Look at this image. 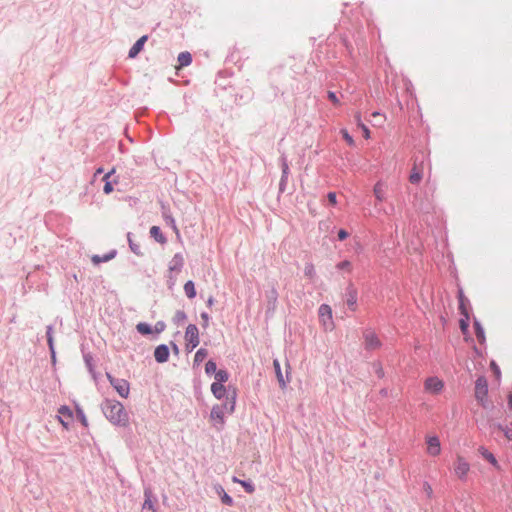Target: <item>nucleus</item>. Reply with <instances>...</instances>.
Masks as SVG:
<instances>
[{
    "mask_svg": "<svg viewBox=\"0 0 512 512\" xmlns=\"http://www.w3.org/2000/svg\"><path fill=\"white\" fill-rule=\"evenodd\" d=\"M106 418L115 425L126 426L129 417L124 406L116 400H106L103 406Z\"/></svg>",
    "mask_w": 512,
    "mask_h": 512,
    "instance_id": "1",
    "label": "nucleus"
},
{
    "mask_svg": "<svg viewBox=\"0 0 512 512\" xmlns=\"http://www.w3.org/2000/svg\"><path fill=\"white\" fill-rule=\"evenodd\" d=\"M236 405V393L235 391L233 394L229 397H226V402L222 405H215L212 407L211 410V420L215 421L217 424H219L220 427L224 425V417L225 414H232L235 410Z\"/></svg>",
    "mask_w": 512,
    "mask_h": 512,
    "instance_id": "2",
    "label": "nucleus"
},
{
    "mask_svg": "<svg viewBox=\"0 0 512 512\" xmlns=\"http://www.w3.org/2000/svg\"><path fill=\"white\" fill-rule=\"evenodd\" d=\"M318 316L325 331H332L335 327L332 309L327 304H322L318 309Z\"/></svg>",
    "mask_w": 512,
    "mask_h": 512,
    "instance_id": "3",
    "label": "nucleus"
},
{
    "mask_svg": "<svg viewBox=\"0 0 512 512\" xmlns=\"http://www.w3.org/2000/svg\"><path fill=\"white\" fill-rule=\"evenodd\" d=\"M424 391L432 396L442 393L445 388L444 381L437 376H430L424 380Z\"/></svg>",
    "mask_w": 512,
    "mask_h": 512,
    "instance_id": "4",
    "label": "nucleus"
},
{
    "mask_svg": "<svg viewBox=\"0 0 512 512\" xmlns=\"http://www.w3.org/2000/svg\"><path fill=\"white\" fill-rule=\"evenodd\" d=\"M488 382L484 376L477 378L475 382V398L483 407L487 406Z\"/></svg>",
    "mask_w": 512,
    "mask_h": 512,
    "instance_id": "5",
    "label": "nucleus"
},
{
    "mask_svg": "<svg viewBox=\"0 0 512 512\" xmlns=\"http://www.w3.org/2000/svg\"><path fill=\"white\" fill-rule=\"evenodd\" d=\"M106 377L109 380L110 384L116 390L118 395L122 398H128L130 395V384L125 379H119L113 377L110 373H106Z\"/></svg>",
    "mask_w": 512,
    "mask_h": 512,
    "instance_id": "6",
    "label": "nucleus"
},
{
    "mask_svg": "<svg viewBox=\"0 0 512 512\" xmlns=\"http://www.w3.org/2000/svg\"><path fill=\"white\" fill-rule=\"evenodd\" d=\"M470 471V464L468 461L461 455H457L456 459L453 463V472L454 475L461 481H465L467 479L468 473Z\"/></svg>",
    "mask_w": 512,
    "mask_h": 512,
    "instance_id": "7",
    "label": "nucleus"
},
{
    "mask_svg": "<svg viewBox=\"0 0 512 512\" xmlns=\"http://www.w3.org/2000/svg\"><path fill=\"white\" fill-rule=\"evenodd\" d=\"M186 349L192 351L199 345V331L196 325L189 324L185 331Z\"/></svg>",
    "mask_w": 512,
    "mask_h": 512,
    "instance_id": "8",
    "label": "nucleus"
},
{
    "mask_svg": "<svg viewBox=\"0 0 512 512\" xmlns=\"http://www.w3.org/2000/svg\"><path fill=\"white\" fill-rule=\"evenodd\" d=\"M427 453L431 456H438L441 453V444L437 436H427Z\"/></svg>",
    "mask_w": 512,
    "mask_h": 512,
    "instance_id": "9",
    "label": "nucleus"
},
{
    "mask_svg": "<svg viewBox=\"0 0 512 512\" xmlns=\"http://www.w3.org/2000/svg\"><path fill=\"white\" fill-rule=\"evenodd\" d=\"M365 348L369 350H376L381 346V342L374 332L368 331L364 334Z\"/></svg>",
    "mask_w": 512,
    "mask_h": 512,
    "instance_id": "10",
    "label": "nucleus"
},
{
    "mask_svg": "<svg viewBox=\"0 0 512 512\" xmlns=\"http://www.w3.org/2000/svg\"><path fill=\"white\" fill-rule=\"evenodd\" d=\"M58 413H59V416H58L59 422L62 424V426L65 429H68L69 428V420H71L73 417L72 410L68 406H61L58 409Z\"/></svg>",
    "mask_w": 512,
    "mask_h": 512,
    "instance_id": "11",
    "label": "nucleus"
},
{
    "mask_svg": "<svg viewBox=\"0 0 512 512\" xmlns=\"http://www.w3.org/2000/svg\"><path fill=\"white\" fill-rule=\"evenodd\" d=\"M346 304L351 311L357 309V290L353 286H349L346 292Z\"/></svg>",
    "mask_w": 512,
    "mask_h": 512,
    "instance_id": "12",
    "label": "nucleus"
},
{
    "mask_svg": "<svg viewBox=\"0 0 512 512\" xmlns=\"http://www.w3.org/2000/svg\"><path fill=\"white\" fill-rule=\"evenodd\" d=\"M386 190L387 186L384 182L378 181L375 183L373 187V193L378 202H383L386 200Z\"/></svg>",
    "mask_w": 512,
    "mask_h": 512,
    "instance_id": "13",
    "label": "nucleus"
},
{
    "mask_svg": "<svg viewBox=\"0 0 512 512\" xmlns=\"http://www.w3.org/2000/svg\"><path fill=\"white\" fill-rule=\"evenodd\" d=\"M154 357L157 362L164 363L169 358V349L166 345L162 344L155 348Z\"/></svg>",
    "mask_w": 512,
    "mask_h": 512,
    "instance_id": "14",
    "label": "nucleus"
},
{
    "mask_svg": "<svg viewBox=\"0 0 512 512\" xmlns=\"http://www.w3.org/2000/svg\"><path fill=\"white\" fill-rule=\"evenodd\" d=\"M183 265H184L183 255L180 253H177L173 256L172 260L170 261L169 270L171 272L172 271L180 272Z\"/></svg>",
    "mask_w": 512,
    "mask_h": 512,
    "instance_id": "15",
    "label": "nucleus"
},
{
    "mask_svg": "<svg viewBox=\"0 0 512 512\" xmlns=\"http://www.w3.org/2000/svg\"><path fill=\"white\" fill-rule=\"evenodd\" d=\"M478 452L486 461H488L490 464H492L496 469H500V466H499L498 461L495 458V456L490 451H488L485 447H483V446L479 447Z\"/></svg>",
    "mask_w": 512,
    "mask_h": 512,
    "instance_id": "16",
    "label": "nucleus"
},
{
    "mask_svg": "<svg viewBox=\"0 0 512 512\" xmlns=\"http://www.w3.org/2000/svg\"><path fill=\"white\" fill-rule=\"evenodd\" d=\"M211 392L215 398L222 399L226 396L227 389L223 384L219 382H213L211 384Z\"/></svg>",
    "mask_w": 512,
    "mask_h": 512,
    "instance_id": "17",
    "label": "nucleus"
},
{
    "mask_svg": "<svg viewBox=\"0 0 512 512\" xmlns=\"http://www.w3.org/2000/svg\"><path fill=\"white\" fill-rule=\"evenodd\" d=\"M147 36L144 35L141 38H139L136 43L131 47L129 51V57L134 58L138 55V53L143 49V46L145 42L147 41Z\"/></svg>",
    "mask_w": 512,
    "mask_h": 512,
    "instance_id": "18",
    "label": "nucleus"
},
{
    "mask_svg": "<svg viewBox=\"0 0 512 512\" xmlns=\"http://www.w3.org/2000/svg\"><path fill=\"white\" fill-rule=\"evenodd\" d=\"M191 62H192L191 54L189 52H187V51L181 52L178 55V63H179V65L176 68L180 69L182 67H186V66L190 65Z\"/></svg>",
    "mask_w": 512,
    "mask_h": 512,
    "instance_id": "19",
    "label": "nucleus"
},
{
    "mask_svg": "<svg viewBox=\"0 0 512 512\" xmlns=\"http://www.w3.org/2000/svg\"><path fill=\"white\" fill-rule=\"evenodd\" d=\"M458 300H459V310H460V313L463 316H467V314H469V312H468V300L464 296V293H463L462 290H460L459 293H458Z\"/></svg>",
    "mask_w": 512,
    "mask_h": 512,
    "instance_id": "20",
    "label": "nucleus"
},
{
    "mask_svg": "<svg viewBox=\"0 0 512 512\" xmlns=\"http://www.w3.org/2000/svg\"><path fill=\"white\" fill-rule=\"evenodd\" d=\"M150 235L161 244H164L166 242V238L164 237V235L161 232V229L158 226H152L150 228Z\"/></svg>",
    "mask_w": 512,
    "mask_h": 512,
    "instance_id": "21",
    "label": "nucleus"
},
{
    "mask_svg": "<svg viewBox=\"0 0 512 512\" xmlns=\"http://www.w3.org/2000/svg\"><path fill=\"white\" fill-rule=\"evenodd\" d=\"M273 366L275 368L277 380L279 382L280 387L281 388H285L286 387V382H285V380L283 378L279 361L278 360H274L273 361Z\"/></svg>",
    "mask_w": 512,
    "mask_h": 512,
    "instance_id": "22",
    "label": "nucleus"
},
{
    "mask_svg": "<svg viewBox=\"0 0 512 512\" xmlns=\"http://www.w3.org/2000/svg\"><path fill=\"white\" fill-rule=\"evenodd\" d=\"M422 177V171L416 166H414L409 176V181L413 184H417L421 181Z\"/></svg>",
    "mask_w": 512,
    "mask_h": 512,
    "instance_id": "23",
    "label": "nucleus"
},
{
    "mask_svg": "<svg viewBox=\"0 0 512 512\" xmlns=\"http://www.w3.org/2000/svg\"><path fill=\"white\" fill-rule=\"evenodd\" d=\"M184 292L189 299H193L196 296V290L193 281L189 280L184 284Z\"/></svg>",
    "mask_w": 512,
    "mask_h": 512,
    "instance_id": "24",
    "label": "nucleus"
},
{
    "mask_svg": "<svg viewBox=\"0 0 512 512\" xmlns=\"http://www.w3.org/2000/svg\"><path fill=\"white\" fill-rule=\"evenodd\" d=\"M303 272L305 277L310 280H313L316 276V269L313 263H306Z\"/></svg>",
    "mask_w": 512,
    "mask_h": 512,
    "instance_id": "25",
    "label": "nucleus"
},
{
    "mask_svg": "<svg viewBox=\"0 0 512 512\" xmlns=\"http://www.w3.org/2000/svg\"><path fill=\"white\" fill-rule=\"evenodd\" d=\"M146 498H145V501L142 505V512H157L152 500H151V497L150 495H148L147 493L145 494Z\"/></svg>",
    "mask_w": 512,
    "mask_h": 512,
    "instance_id": "26",
    "label": "nucleus"
},
{
    "mask_svg": "<svg viewBox=\"0 0 512 512\" xmlns=\"http://www.w3.org/2000/svg\"><path fill=\"white\" fill-rule=\"evenodd\" d=\"M474 328H475V333H476V337H477L478 341L480 343H484L485 342V333H484V329L482 328L479 321H477V320L474 321Z\"/></svg>",
    "mask_w": 512,
    "mask_h": 512,
    "instance_id": "27",
    "label": "nucleus"
},
{
    "mask_svg": "<svg viewBox=\"0 0 512 512\" xmlns=\"http://www.w3.org/2000/svg\"><path fill=\"white\" fill-rule=\"evenodd\" d=\"M115 172V169L113 168L111 171H109L108 173H106L103 177V180L105 181V185H104V192L106 194H109L113 191V186H112V183L108 180L110 178V176Z\"/></svg>",
    "mask_w": 512,
    "mask_h": 512,
    "instance_id": "28",
    "label": "nucleus"
},
{
    "mask_svg": "<svg viewBox=\"0 0 512 512\" xmlns=\"http://www.w3.org/2000/svg\"><path fill=\"white\" fill-rule=\"evenodd\" d=\"M232 481L234 483H239L247 493H253L254 492V486L250 483V482H247V481H243V480H240L238 479L237 477H233L232 478Z\"/></svg>",
    "mask_w": 512,
    "mask_h": 512,
    "instance_id": "29",
    "label": "nucleus"
},
{
    "mask_svg": "<svg viewBox=\"0 0 512 512\" xmlns=\"http://www.w3.org/2000/svg\"><path fill=\"white\" fill-rule=\"evenodd\" d=\"M214 378H215L214 382H219V383L223 384L228 381L229 375H228L227 371H225V370H218L215 373Z\"/></svg>",
    "mask_w": 512,
    "mask_h": 512,
    "instance_id": "30",
    "label": "nucleus"
},
{
    "mask_svg": "<svg viewBox=\"0 0 512 512\" xmlns=\"http://www.w3.org/2000/svg\"><path fill=\"white\" fill-rule=\"evenodd\" d=\"M336 268L339 270L345 271L347 273H351L352 269H353V265L350 261L344 260V261L339 262L336 265Z\"/></svg>",
    "mask_w": 512,
    "mask_h": 512,
    "instance_id": "31",
    "label": "nucleus"
},
{
    "mask_svg": "<svg viewBox=\"0 0 512 512\" xmlns=\"http://www.w3.org/2000/svg\"><path fill=\"white\" fill-rule=\"evenodd\" d=\"M459 326L463 335H467L469 328V314H467V316H463V318L460 319Z\"/></svg>",
    "mask_w": 512,
    "mask_h": 512,
    "instance_id": "32",
    "label": "nucleus"
},
{
    "mask_svg": "<svg viewBox=\"0 0 512 512\" xmlns=\"http://www.w3.org/2000/svg\"><path fill=\"white\" fill-rule=\"evenodd\" d=\"M208 355V352L206 349H199L196 353H195V356H194V362L199 364L201 362H203L205 360V358L207 357Z\"/></svg>",
    "mask_w": 512,
    "mask_h": 512,
    "instance_id": "33",
    "label": "nucleus"
},
{
    "mask_svg": "<svg viewBox=\"0 0 512 512\" xmlns=\"http://www.w3.org/2000/svg\"><path fill=\"white\" fill-rule=\"evenodd\" d=\"M136 329L139 333H141L143 335L152 333V329H151L150 325H148L147 323H143V322L138 323L136 326Z\"/></svg>",
    "mask_w": 512,
    "mask_h": 512,
    "instance_id": "34",
    "label": "nucleus"
},
{
    "mask_svg": "<svg viewBox=\"0 0 512 512\" xmlns=\"http://www.w3.org/2000/svg\"><path fill=\"white\" fill-rule=\"evenodd\" d=\"M217 366L216 363L212 360H209L205 365V371L207 374L216 373L217 372Z\"/></svg>",
    "mask_w": 512,
    "mask_h": 512,
    "instance_id": "35",
    "label": "nucleus"
},
{
    "mask_svg": "<svg viewBox=\"0 0 512 512\" xmlns=\"http://www.w3.org/2000/svg\"><path fill=\"white\" fill-rule=\"evenodd\" d=\"M341 134L349 146L353 147L355 145L354 139L346 129H342Z\"/></svg>",
    "mask_w": 512,
    "mask_h": 512,
    "instance_id": "36",
    "label": "nucleus"
},
{
    "mask_svg": "<svg viewBox=\"0 0 512 512\" xmlns=\"http://www.w3.org/2000/svg\"><path fill=\"white\" fill-rule=\"evenodd\" d=\"M497 428L504 433L507 440L512 441V428L503 427L502 425H498Z\"/></svg>",
    "mask_w": 512,
    "mask_h": 512,
    "instance_id": "37",
    "label": "nucleus"
},
{
    "mask_svg": "<svg viewBox=\"0 0 512 512\" xmlns=\"http://www.w3.org/2000/svg\"><path fill=\"white\" fill-rule=\"evenodd\" d=\"M128 241H129V246L131 248V250L137 254V255H141L142 252H141V247L139 244H136L132 241V239L128 236Z\"/></svg>",
    "mask_w": 512,
    "mask_h": 512,
    "instance_id": "38",
    "label": "nucleus"
},
{
    "mask_svg": "<svg viewBox=\"0 0 512 512\" xmlns=\"http://www.w3.org/2000/svg\"><path fill=\"white\" fill-rule=\"evenodd\" d=\"M221 491L223 492V495L221 496V500L224 504L228 505V506H232L233 505V499L232 497H230L224 490L223 488H221Z\"/></svg>",
    "mask_w": 512,
    "mask_h": 512,
    "instance_id": "39",
    "label": "nucleus"
},
{
    "mask_svg": "<svg viewBox=\"0 0 512 512\" xmlns=\"http://www.w3.org/2000/svg\"><path fill=\"white\" fill-rule=\"evenodd\" d=\"M328 98L329 100L334 104V105H337L339 106L340 105V101L339 99L337 98L336 94L334 92H328Z\"/></svg>",
    "mask_w": 512,
    "mask_h": 512,
    "instance_id": "40",
    "label": "nucleus"
},
{
    "mask_svg": "<svg viewBox=\"0 0 512 512\" xmlns=\"http://www.w3.org/2000/svg\"><path fill=\"white\" fill-rule=\"evenodd\" d=\"M359 127L363 131L364 138L369 139L370 138V130L368 129V127L363 123H359Z\"/></svg>",
    "mask_w": 512,
    "mask_h": 512,
    "instance_id": "41",
    "label": "nucleus"
},
{
    "mask_svg": "<svg viewBox=\"0 0 512 512\" xmlns=\"http://www.w3.org/2000/svg\"><path fill=\"white\" fill-rule=\"evenodd\" d=\"M327 197H328V201L330 202V204H332V205H336L337 204L336 193L329 192Z\"/></svg>",
    "mask_w": 512,
    "mask_h": 512,
    "instance_id": "42",
    "label": "nucleus"
},
{
    "mask_svg": "<svg viewBox=\"0 0 512 512\" xmlns=\"http://www.w3.org/2000/svg\"><path fill=\"white\" fill-rule=\"evenodd\" d=\"M349 236L348 232L344 229L339 230L338 232V239L343 241Z\"/></svg>",
    "mask_w": 512,
    "mask_h": 512,
    "instance_id": "43",
    "label": "nucleus"
},
{
    "mask_svg": "<svg viewBox=\"0 0 512 512\" xmlns=\"http://www.w3.org/2000/svg\"><path fill=\"white\" fill-rule=\"evenodd\" d=\"M201 318L203 320V327H208L209 325V315L205 312L201 313Z\"/></svg>",
    "mask_w": 512,
    "mask_h": 512,
    "instance_id": "44",
    "label": "nucleus"
},
{
    "mask_svg": "<svg viewBox=\"0 0 512 512\" xmlns=\"http://www.w3.org/2000/svg\"><path fill=\"white\" fill-rule=\"evenodd\" d=\"M490 367L493 370V372L495 373V375L497 377H499L500 376V369H499V367L496 365V363L494 361L491 362Z\"/></svg>",
    "mask_w": 512,
    "mask_h": 512,
    "instance_id": "45",
    "label": "nucleus"
},
{
    "mask_svg": "<svg viewBox=\"0 0 512 512\" xmlns=\"http://www.w3.org/2000/svg\"><path fill=\"white\" fill-rule=\"evenodd\" d=\"M50 330H51V328H49L47 331L48 343H49L51 350L53 351V339H52V336L50 335Z\"/></svg>",
    "mask_w": 512,
    "mask_h": 512,
    "instance_id": "46",
    "label": "nucleus"
},
{
    "mask_svg": "<svg viewBox=\"0 0 512 512\" xmlns=\"http://www.w3.org/2000/svg\"><path fill=\"white\" fill-rule=\"evenodd\" d=\"M288 165L287 163L284 161L283 162V165H282V171H283V176H286L288 174Z\"/></svg>",
    "mask_w": 512,
    "mask_h": 512,
    "instance_id": "47",
    "label": "nucleus"
},
{
    "mask_svg": "<svg viewBox=\"0 0 512 512\" xmlns=\"http://www.w3.org/2000/svg\"><path fill=\"white\" fill-rule=\"evenodd\" d=\"M164 329L163 323H158L156 326V332H161Z\"/></svg>",
    "mask_w": 512,
    "mask_h": 512,
    "instance_id": "48",
    "label": "nucleus"
},
{
    "mask_svg": "<svg viewBox=\"0 0 512 512\" xmlns=\"http://www.w3.org/2000/svg\"><path fill=\"white\" fill-rule=\"evenodd\" d=\"M508 406L510 409H512V393H510L508 396Z\"/></svg>",
    "mask_w": 512,
    "mask_h": 512,
    "instance_id": "49",
    "label": "nucleus"
},
{
    "mask_svg": "<svg viewBox=\"0 0 512 512\" xmlns=\"http://www.w3.org/2000/svg\"><path fill=\"white\" fill-rule=\"evenodd\" d=\"M213 303H214V299H213V297H210V298L207 300V305L210 307V306H212V305H213Z\"/></svg>",
    "mask_w": 512,
    "mask_h": 512,
    "instance_id": "50",
    "label": "nucleus"
},
{
    "mask_svg": "<svg viewBox=\"0 0 512 512\" xmlns=\"http://www.w3.org/2000/svg\"><path fill=\"white\" fill-rule=\"evenodd\" d=\"M101 173H103V169H102V168H98V169L96 170V172H95V175H94V176L96 177L98 174H101Z\"/></svg>",
    "mask_w": 512,
    "mask_h": 512,
    "instance_id": "51",
    "label": "nucleus"
},
{
    "mask_svg": "<svg viewBox=\"0 0 512 512\" xmlns=\"http://www.w3.org/2000/svg\"><path fill=\"white\" fill-rule=\"evenodd\" d=\"M93 262L99 263L100 262V258L98 256H94L93 257Z\"/></svg>",
    "mask_w": 512,
    "mask_h": 512,
    "instance_id": "52",
    "label": "nucleus"
},
{
    "mask_svg": "<svg viewBox=\"0 0 512 512\" xmlns=\"http://www.w3.org/2000/svg\"><path fill=\"white\" fill-rule=\"evenodd\" d=\"M355 117H356V120H357V123H358V124H359V123H362V122H361L360 115H356Z\"/></svg>",
    "mask_w": 512,
    "mask_h": 512,
    "instance_id": "53",
    "label": "nucleus"
},
{
    "mask_svg": "<svg viewBox=\"0 0 512 512\" xmlns=\"http://www.w3.org/2000/svg\"><path fill=\"white\" fill-rule=\"evenodd\" d=\"M372 116H373V117L380 116V113H379V112H374V113L372 114Z\"/></svg>",
    "mask_w": 512,
    "mask_h": 512,
    "instance_id": "54",
    "label": "nucleus"
},
{
    "mask_svg": "<svg viewBox=\"0 0 512 512\" xmlns=\"http://www.w3.org/2000/svg\"><path fill=\"white\" fill-rule=\"evenodd\" d=\"M426 492H432V488L429 485L427 486Z\"/></svg>",
    "mask_w": 512,
    "mask_h": 512,
    "instance_id": "55",
    "label": "nucleus"
},
{
    "mask_svg": "<svg viewBox=\"0 0 512 512\" xmlns=\"http://www.w3.org/2000/svg\"><path fill=\"white\" fill-rule=\"evenodd\" d=\"M426 492H432V488L429 485L427 486Z\"/></svg>",
    "mask_w": 512,
    "mask_h": 512,
    "instance_id": "56",
    "label": "nucleus"
},
{
    "mask_svg": "<svg viewBox=\"0 0 512 512\" xmlns=\"http://www.w3.org/2000/svg\"><path fill=\"white\" fill-rule=\"evenodd\" d=\"M82 423H83L84 425H87V423H86V419H85V418L82 420Z\"/></svg>",
    "mask_w": 512,
    "mask_h": 512,
    "instance_id": "57",
    "label": "nucleus"
}]
</instances>
